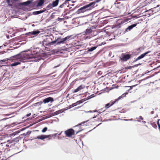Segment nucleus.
I'll use <instances>...</instances> for the list:
<instances>
[{"label": "nucleus", "mask_w": 160, "mask_h": 160, "mask_svg": "<svg viewBox=\"0 0 160 160\" xmlns=\"http://www.w3.org/2000/svg\"><path fill=\"white\" fill-rule=\"evenodd\" d=\"M7 3H8V5L12 6L13 3V1H6Z\"/></svg>", "instance_id": "nucleus-21"}, {"label": "nucleus", "mask_w": 160, "mask_h": 160, "mask_svg": "<svg viewBox=\"0 0 160 160\" xmlns=\"http://www.w3.org/2000/svg\"><path fill=\"white\" fill-rule=\"evenodd\" d=\"M39 11V12H40V14L43 12V11L42 10H41L40 11Z\"/></svg>", "instance_id": "nucleus-34"}, {"label": "nucleus", "mask_w": 160, "mask_h": 160, "mask_svg": "<svg viewBox=\"0 0 160 160\" xmlns=\"http://www.w3.org/2000/svg\"><path fill=\"white\" fill-rule=\"evenodd\" d=\"M146 1H145L140 3V5L139 6L140 8H146L145 7L147 6L148 4V3H147Z\"/></svg>", "instance_id": "nucleus-17"}, {"label": "nucleus", "mask_w": 160, "mask_h": 160, "mask_svg": "<svg viewBox=\"0 0 160 160\" xmlns=\"http://www.w3.org/2000/svg\"><path fill=\"white\" fill-rule=\"evenodd\" d=\"M60 39V38H58L57 39L53 41H52V42H49V45H52L54 44H55L56 43H57V42L58 41H59V40Z\"/></svg>", "instance_id": "nucleus-18"}, {"label": "nucleus", "mask_w": 160, "mask_h": 160, "mask_svg": "<svg viewBox=\"0 0 160 160\" xmlns=\"http://www.w3.org/2000/svg\"><path fill=\"white\" fill-rule=\"evenodd\" d=\"M83 102V99H82V100H79V101H78L76 102V103L78 104H79L80 103H82Z\"/></svg>", "instance_id": "nucleus-27"}, {"label": "nucleus", "mask_w": 160, "mask_h": 160, "mask_svg": "<svg viewBox=\"0 0 160 160\" xmlns=\"http://www.w3.org/2000/svg\"><path fill=\"white\" fill-rule=\"evenodd\" d=\"M81 130H80V131H78V132H76V134H77Z\"/></svg>", "instance_id": "nucleus-38"}, {"label": "nucleus", "mask_w": 160, "mask_h": 160, "mask_svg": "<svg viewBox=\"0 0 160 160\" xmlns=\"http://www.w3.org/2000/svg\"><path fill=\"white\" fill-rule=\"evenodd\" d=\"M137 24H134L130 26H129L128 28H127L126 29V31L128 32V31H130L131 29H132L133 28L135 27L136 26Z\"/></svg>", "instance_id": "nucleus-15"}, {"label": "nucleus", "mask_w": 160, "mask_h": 160, "mask_svg": "<svg viewBox=\"0 0 160 160\" xmlns=\"http://www.w3.org/2000/svg\"><path fill=\"white\" fill-rule=\"evenodd\" d=\"M45 2V1H39L33 2L32 5L33 7L36 9H38L42 8Z\"/></svg>", "instance_id": "nucleus-3"}, {"label": "nucleus", "mask_w": 160, "mask_h": 160, "mask_svg": "<svg viewBox=\"0 0 160 160\" xmlns=\"http://www.w3.org/2000/svg\"><path fill=\"white\" fill-rule=\"evenodd\" d=\"M59 1H55L52 2V3H50L46 7L48 10L54 7H56L58 5V3Z\"/></svg>", "instance_id": "nucleus-6"}, {"label": "nucleus", "mask_w": 160, "mask_h": 160, "mask_svg": "<svg viewBox=\"0 0 160 160\" xmlns=\"http://www.w3.org/2000/svg\"><path fill=\"white\" fill-rule=\"evenodd\" d=\"M54 101L53 98L52 97H49L46 98L43 100V102L44 103H46L49 102H53Z\"/></svg>", "instance_id": "nucleus-11"}, {"label": "nucleus", "mask_w": 160, "mask_h": 160, "mask_svg": "<svg viewBox=\"0 0 160 160\" xmlns=\"http://www.w3.org/2000/svg\"><path fill=\"white\" fill-rule=\"evenodd\" d=\"M31 115V114L30 113H29V114H27V115H26V116H27V117H29V116H30Z\"/></svg>", "instance_id": "nucleus-35"}, {"label": "nucleus", "mask_w": 160, "mask_h": 160, "mask_svg": "<svg viewBox=\"0 0 160 160\" xmlns=\"http://www.w3.org/2000/svg\"><path fill=\"white\" fill-rule=\"evenodd\" d=\"M77 105H78V104H77V103H76H76L72 104V107H74V106H76Z\"/></svg>", "instance_id": "nucleus-31"}, {"label": "nucleus", "mask_w": 160, "mask_h": 160, "mask_svg": "<svg viewBox=\"0 0 160 160\" xmlns=\"http://www.w3.org/2000/svg\"><path fill=\"white\" fill-rule=\"evenodd\" d=\"M48 10L47 9V7H46V8H44L42 9V11L43 12H44L47 11H48Z\"/></svg>", "instance_id": "nucleus-29"}, {"label": "nucleus", "mask_w": 160, "mask_h": 160, "mask_svg": "<svg viewBox=\"0 0 160 160\" xmlns=\"http://www.w3.org/2000/svg\"><path fill=\"white\" fill-rule=\"evenodd\" d=\"M159 6V5H158L157 6V7H158Z\"/></svg>", "instance_id": "nucleus-41"}, {"label": "nucleus", "mask_w": 160, "mask_h": 160, "mask_svg": "<svg viewBox=\"0 0 160 160\" xmlns=\"http://www.w3.org/2000/svg\"><path fill=\"white\" fill-rule=\"evenodd\" d=\"M47 127H45L44 128H43V129L42 130V132H46L47 131Z\"/></svg>", "instance_id": "nucleus-28"}, {"label": "nucleus", "mask_w": 160, "mask_h": 160, "mask_svg": "<svg viewBox=\"0 0 160 160\" xmlns=\"http://www.w3.org/2000/svg\"><path fill=\"white\" fill-rule=\"evenodd\" d=\"M97 46L92 47L91 48L89 49L88 51L89 52H92L93 50H94L95 49L97 48Z\"/></svg>", "instance_id": "nucleus-22"}, {"label": "nucleus", "mask_w": 160, "mask_h": 160, "mask_svg": "<svg viewBox=\"0 0 160 160\" xmlns=\"http://www.w3.org/2000/svg\"><path fill=\"white\" fill-rule=\"evenodd\" d=\"M30 58V57L28 54H18L8 59H6L1 60L0 61V62H4L9 60L12 62H13L10 65L11 66L13 67L20 64L21 62H26V60Z\"/></svg>", "instance_id": "nucleus-1"}, {"label": "nucleus", "mask_w": 160, "mask_h": 160, "mask_svg": "<svg viewBox=\"0 0 160 160\" xmlns=\"http://www.w3.org/2000/svg\"><path fill=\"white\" fill-rule=\"evenodd\" d=\"M127 94V93H124V94H122L121 96L120 97V98H119V99L121 98V97H125Z\"/></svg>", "instance_id": "nucleus-30"}, {"label": "nucleus", "mask_w": 160, "mask_h": 160, "mask_svg": "<svg viewBox=\"0 0 160 160\" xmlns=\"http://www.w3.org/2000/svg\"><path fill=\"white\" fill-rule=\"evenodd\" d=\"M71 5L73 6V4H71Z\"/></svg>", "instance_id": "nucleus-40"}, {"label": "nucleus", "mask_w": 160, "mask_h": 160, "mask_svg": "<svg viewBox=\"0 0 160 160\" xmlns=\"http://www.w3.org/2000/svg\"><path fill=\"white\" fill-rule=\"evenodd\" d=\"M150 52L148 51L147 52H146L142 54L139 57H138L137 58L134 60V62H136V61L140 59L143 58H144L147 54L149 53Z\"/></svg>", "instance_id": "nucleus-12"}, {"label": "nucleus", "mask_w": 160, "mask_h": 160, "mask_svg": "<svg viewBox=\"0 0 160 160\" xmlns=\"http://www.w3.org/2000/svg\"><path fill=\"white\" fill-rule=\"evenodd\" d=\"M52 135H41L40 136H38L37 137L35 138V139H40L41 140H44V139L49 138L51 136H52Z\"/></svg>", "instance_id": "nucleus-9"}, {"label": "nucleus", "mask_w": 160, "mask_h": 160, "mask_svg": "<svg viewBox=\"0 0 160 160\" xmlns=\"http://www.w3.org/2000/svg\"><path fill=\"white\" fill-rule=\"evenodd\" d=\"M61 110H58L54 112V115H57L62 112Z\"/></svg>", "instance_id": "nucleus-23"}, {"label": "nucleus", "mask_w": 160, "mask_h": 160, "mask_svg": "<svg viewBox=\"0 0 160 160\" xmlns=\"http://www.w3.org/2000/svg\"><path fill=\"white\" fill-rule=\"evenodd\" d=\"M159 129L160 130V125L159 127H158Z\"/></svg>", "instance_id": "nucleus-39"}, {"label": "nucleus", "mask_w": 160, "mask_h": 160, "mask_svg": "<svg viewBox=\"0 0 160 160\" xmlns=\"http://www.w3.org/2000/svg\"><path fill=\"white\" fill-rule=\"evenodd\" d=\"M40 32L38 30L33 31L32 32H30L28 33V34L31 35H37Z\"/></svg>", "instance_id": "nucleus-19"}, {"label": "nucleus", "mask_w": 160, "mask_h": 160, "mask_svg": "<svg viewBox=\"0 0 160 160\" xmlns=\"http://www.w3.org/2000/svg\"><path fill=\"white\" fill-rule=\"evenodd\" d=\"M69 1H71L72 2V3H74L75 2H76V1H65L64 2L62 5H61L60 6V7L61 8H62V6H67V7H68L69 6L68 5Z\"/></svg>", "instance_id": "nucleus-13"}, {"label": "nucleus", "mask_w": 160, "mask_h": 160, "mask_svg": "<svg viewBox=\"0 0 160 160\" xmlns=\"http://www.w3.org/2000/svg\"><path fill=\"white\" fill-rule=\"evenodd\" d=\"M85 87V86L84 85H81L79 86L77 88L75 89L73 91V93L76 92L81 89L84 88Z\"/></svg>", "instance_id": "nucleus-14"}, {"label": "nucleus", "mask_w": 160, "mask_h": 160, "mask_svg": "<svg viewBox=\"0 0 160 160\" xmlns=\"http://www.w3.org/2000/svg\"><path fill=\"white\" fill-rule=\"evenodd\" d=\"M97 110H94V111H88L89 112H97Z\"/></svg>", "instance_id": "nucleus-33"}, {"label": "nucleus", "mask_w": 160, "mask_h": 160, "mask_svg": "<svg viewBox=\"0 0 160 160\" xmlns=\"http://www.w3.org/2000/svg\"><path fill=\"white\" fill-rule=\"evenodd\" d=\"M6 46V45H4V46Z\"/></svg>", "instance_id": "nucleus-45"}, {"label": "nucleus", "mask_w": 160, "mask_h": 160, "mask_svg": "<svg viewBox=\"0 0 160 160\" xmlns=\"http://www.w3.org/2000/svg\"><path fill=\"white\" fill-rule=\"evenodd\" d=\"M60 39V40L59 41H59H58L57 42V45H59L61 43H64V42L65 41V40H64V38H63Z\"/></svg>", "instance_id": "nucleus-20"}, {"label": "nucleus", "mask_w": 160, "mask_h": 160, "mask_svg": "<svg viewBox=\"0 0 160 160\" xmlns=\"http://www.w3.org/2000/svg\"><path fill=\"white\" fill-rule=\"evenodd\" d=\"M2 47V46H0V48H1Z\"/></svg>", "instance_id": "nucleus-42"}, {"label": "nucleus", "mask_w": 160, "mask_h": 160, "mask_svg": "<svg viewBox=\"0 0 160 160\" xmlns=\"http://www.w3.org/2000/svg\"><path fill=\"white\" fill-rule=\"evenodd\" d=\"M0 53H1V52ZM2 54H3V52H1Z\"/></svg>", "instance_id": "nucleus-44"}, {"label": "nucleus", "mask_w": 160, "mask_h": 160, "mask_svg": "<svg viewBox=\"0 0 160 160\" xmlns=\"http://www.w3.org/2000/svg\"><path fill=\"white\" fill-rule=\"evenodd\" d=\"M131 58V55L122 53L121 54L120 59L122 61L126 62L130 58Z\"/></svg>", "instance_id": "nucleus-4"}, {"label": "nucleus", "mask_w": 160, "mask_h": 160, "mask_svg": "<svg viewBox=\"0 0 160 160\" xmlns=\"http://www.w3.org/2000/svg\"><path fill=\"white\" fill-rule=\"evenodd\" d=\"M100 1H95L94 2H92L83 6L82 7L80 8L77 11L78 13H83L92 10V8L95 7L97 6V5H96V4Z\"/></svg>", "instance_id": "nucleus-2"}, {"label": "nucleus", "mask_w": 160, "mask_h": 160, "mask_svg": "<svg viewBox=\"0 0 160 160\" xmlns=\"http://www.w3.org/2000/svg\"><path fill=\"white\" fill-rule=\"evenodd\" d=\"M32 1H28L27 2L21 3L20 5L22 6H27L32 3Z\"/></svg>", "instance_id": "nucleus-16"}, {"label": "nucleus", "mask_w": 160, "mask_h": 160, "mask_svg": "<svg viewBox=\"0 0 160 160\" xmlns=\"http://www.w3.org/2000/svg\"><path fill=\"white\" fill-rule=\"evenodd\" d=\"M39 11H36L33 12V14L34 15H37L40 14Z\"/></svg>", "instance_id": "nucleus-24"}, {"label": "nucleus", "mask_w": 160, "mask_h": 160, "mask_svg": "<svg viewBox=\"0 0 160 160\" xmlns=\"http://www.w3.org/2000/svg\"><path fill=\"white\" fill-rule=\"evenodd\" d=\"M120 97H119L118 99H116L114 101L112 100L110 102L106 104L105 105V108H108L110 107L113 105L116 102H117L119 99Z\"/></svg>", "instance_id": "nucleus-8"}, {"label": "nucleus", "mask_w": 160, "mask_h": 160, "mask_svg": "<svg viewBox=\"0 0 160 160\" xmlns=\"http://www.w3.org/2000/svg\"><path fill=\"white\" fill-rule=\"evenodd\" d=\"M71 36H68L65 38H64V40H69Z\"/></svg>", "instance_id": "nucleus-26"}, {"label": "nucleus", "mask_w": 160, "mask_h": 160, "mask_svg": "<svg viewBox=\"0 0 160 160\" xmlns=\"http://www.w3.org/2000/svg\"><path fill=\"white\" fill-rule=\"evenodd\" d=\"M136 119H138V121H140L141 120H142L143 119V118L141 116H140L138 118H137Z\"/></svg>", "instance_id": "nucleus-25"}, {"label": "nucleus", "mask_w": 160, "mask_h": 160, "mask_svg": "<svg viewBox=\"0 0 160 160\" xmlns=\"http://www.w3.org/2000/svg\"><path fill=\"white\" fill-rule=\"evenodd\" d=\"M51 139V138H49L48 139Z\"/></svg>", "instance_id": "nucleus-43"}, {"label": "nucleus", "mask_w": 160, "mask_h": 160, "mask_svg": "<svg viewBox=\"0 0 160 160\" xmlns=\"http://www.w3.org/2000/svg\"><path fill=\"white\" fill-rule=\"evenodd\" d=\"M85 123V122H82L80 124H79V125H81L82 124H83Z\"/></svg>", "instance_id": "nucleus-37"}, {"label": "nucleus", "mask_w": 160, "mask_h": 160, "mask_svg": "<svg viewBox=\"0 0 160 160\" xmlns=\"http://www.w3.org/2000/svg\"><path fill=\"white\" fill-rule=\"evenodd\" d=\"M65 134L66 136L69 137L74 135L75 132L73 129L70 128L65 131Z\"/></svg>", "instance_id": "nucleus-5"}, {"label": "nucleus", "mask_w": 160, "mask_h": 160, "mask_svg": "<svg viewBox=\"0 0 160 160\" xmlns=\"http://www.w3.org/2000/svg\"><path fill=\"white\" fill-rule=\"evenodd\" d=\"M135 86V85L132 86H130V88L129 89V90H130V89H132V87H134Z\"/></svg>", "instance_id": "nucleus-36"}, {"label": "nucleus", "mask_w": 160, "mask_h": 160, "mask_svg": "<svg viewBox=\"0 0 160 160\" xmlns=\"http://www.w3.org/2000/svg\"><path fill=\"white\" fill-rule=\"evenodd\" d=\"M139 10V11H140L141 13L143 14L144 12L150 11H151V8H149L148 10L146 8H140Z\"/></svg>", "instance_id": "nucleus-10"}, {"label": "nucleus", "mask_w": 160, "mask_h": 160, "mask_svg": "<svg viewBox=\"0 0 160 160\" xmlns=\"http://www.w3.org/2000/svg\"><path fill=\"white\" fill-rule=\"evenodd\" d=\"M114 4L116 8L119 9H122L124 7V5L118 1H116Z\"/></svg>", "instance_id": "nucleus-7"}, {"label": "nucleus", "mask_w": 160, "mask_h": 160, "mask_svg": "<svg viewBox=\"0 0 160 160\" xmlns=\"http://www.w3.org/2000/svg\"><path fill=\"white\" fill-rule=\"evenodd\" d=\"M159 119H158L157 122V124H158V127H159L160 125V124L159 123Z\"/></svg>", "instance_id": "nucleus-32"}]
</instances>
